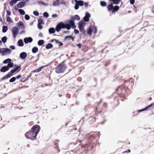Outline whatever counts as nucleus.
I'll list each match as a JSON object with an SVG mask.
<instances>
[{"instance_id":"nucleus-58","label":"nucleus","mask_w":154,"mask_h":154,"mask_svg":"<svg viewBox=\"0 0 154 154\" xmlns=\"http://www.w3.org/2000/svg\"><path fill=\"white\" fill-rule=\"evenodd\" d=\"M55 16V17H57V14H54V15H53V16Z\"/></svg>"},{"instance_id":"nucleus-2","label":"nucleus","mask_w":154,"mask_h":154,"mask_svg":"<svg viewBox=\"0 0 154 154\" xmlns=\"http://www.w3.org/2000/svg\"><path fill=\"white\" fill-rule=\"evenodd\" d=\"M40 127L38 125H35L31 129V130L26 133V137L31 140H34L38 133Z\"/></svg>"},{"instance_id":"nucleus-50","label":"nucleus","mask_w":154,"mask_h":154,"mask_svg":"<svg viewBox=\"0 0 154 154\" xmlns=\"http://www.w3.org/2000/svg\"><path fill=\"white\" fill-rule=\"evenodd\" d=\"M21 77V75H19L16 77V79H19Z\"/></svg>"},{"instance_id":"nucleus-8","label":"nucleus","mask_w":154,"mask_h":154,"mask_svg":"<svg viewBox=\"0 0 154 154\" xmlns=\"http://www.w3.org/2000/svg\"><path fill=\"white\" fill-rule=\"evenodd\" d=\"M32 40V38L30 37H26L24 39V42L26 44L31 42Z\"/></svg>"},{"instance_id":"nucleus-19","label":"nucleus","mask_w":154,"mask_h":154,"mask_svg":"<svg viewBox=\"0 0 154 154\" xmlns=\"http://www.w3.org/2000/svg\"><path fill=\"white\" fill-rule=\"evenodd\" d=\"M153 105V103H152L151 104H150V105H149V106H147V107H146L145 108L143 109H142V110H139V112H142V111H143L146 110L148 108H149V107H151Z\"/></svg>"},{"instance_id":"nucleus-46","label":"nucleus","mask_w":154,"mask_h":154,"mask_svg":"<svg viewBox=\"0 0 154 154\" xmlns=\"http://www.w3.org/2000/svg\"><path fill=\"white\" fill-rule=\"evenodd\" d=\"M57 43L59 44V45L60 46H61L63 45V44L60 42H59L58 41V42Z\"/></svg>"},{"instance_id":"nucleus-34","label":"nucleus","mask_w":154,"mask_h":154,"mask_svg":"<svg viewBox=\"0 0 154 154\" xmlns=\"http://www.w3.org/2000/svg\"><path fill=\"white\" fill-rule=\"evenodd\" d=\"M68 38H71L72 39V41H73L74 40V38L71 36H66L65 38V39H67Z\"/></svg>"},{"instance_id":"nucleus-5","label":"nucleus","mask_w":154,"mask_h":154,"mask_svg":"<svg viewBox=\"0 0 154 154\" xmlns=\"http://www.w3.org/2000/svg\"><path fill=\"white\" fill-rule=\"evenodd\" d=\"M86 24V23L84 21H81L79 23L78 26L80 31L83 34H85L84 28Z\"/></svg>"},{"instance_id":"nucleus-32","label":"nucleus","mask_w":154,"mask_h":154,"mask_svg":"<svg viewBox=\"0 0 154 154\" xmlns=\"http://www.w3.org/2000/svg\"><path fill=\"white\" fill-rule=\"evenodd\" d=\"M38 3L39 4H41L43 5L47 6L48 5L47 4L42 1L39 2Z\"/></svg>"},{"instance_id":"nucleus-59","label":"nucleus","mask_w":154,"mask_h":154,"mask_svg":"<svg viewBox=\"0 0 154 154\" xmlns=\"http://www.w3.org/2000/svg\"><path fill=\"white\" fill-rule=\"evenodd\" d=\"M2 43L1 41L0 40V44Z\"/></svg>"},{"instance_id":"nucleus-17","label":"nucleus","mask_w":154,"mask_h":154,"mask_svg":"<svg viewBox=\"0 0 154 154\" xmlns=\"http://www.w3.org/2000/svg\"><path fill=\"white\" fill-rule=\"evenodd\" d=\"M75 1L76 2H77L79 5L81 6H82L84 5V2L82 1H77L75 0Z\"/></svg>"},{"instance_id":"nucleus-48","label":"nucleus","mask_w":154,"mask_h":154,"mask_svg":"<svg viewBox=\"0 0 154 154\" xmlns=\"http://www.w3.org/2000/svg\"><path fill=\"white\" fill-rule=\"evenodd\" d=\"M6 12H7V14L8 15L10 16L11 15V12L7 10L6 11Z\"/></svg>"},{"instance_id":"nucleus-33","label":"nucleus","mask_w":154,"mask_h":154,"mask_svg":"<svg viewBox=\"0 0 154 154\" xmlns=\"http://www.w3.org/2000/svg\"><path fill=\"white\" fill-rule=\"evenodd\" d=\"M106 3L104 1H101L100 2V5L102 6H105L106 5Z\"/></svg>"},{"instance_id":"nucleus-41","label":"nucleus","mask_w":154,"mask_h":154,"mask_svg":"<svg viewBox=\"0 0 154 154\" xmlns=\"http://www.w3.org/2000/svg\"><path fill=\"white\" fill-rule=\"evenodd\" d=\"M33 14L35 15L36 16H38L39 14L38 13L35 11H33Z\"/></svg>"},{"instance_id":"nucleus-9","label":"nucleus","mask_w":154,"mask_h":154,"mask_svg":"<svg viewBox=\"0 0 154 154\" xmlns=\"http://www.w3.org/2000/svg\"><path fill=\"white\" fill-rule=\"evenodd\" d=\"M90 17V14L86 12L85 14V15L84 17V21L88 22L89 21V18Z\"/></svg>"},{"instance_id":"nucleus-52","label":"nucleus","mask_w":154,"mask_h":154,"mask_svg":"<svg viewBox=\"0 0 154 154\" xmlns=\"http://www.w3.org/2000/svg\"><path fill=\"white\" fill-rule=\"evenodd\" d=\"M84 5L85 6V7H87L88 6V3H85L84 4Z\"/></svg>"},{"instance_id":"nucleus-10","label":"nucleus","mask_w":154,"mask_h":154,"mask_svg":"<svg viewBox=\"0 0 154 154\" xmlns=\"http://www.w3.org/2000/svg\"><path fill=\"white\" fill-rule=\"evenodd\" d=\"M9 70L8 66H2L0 69V71L1 72H4L8 71Z\"/></svg>"},{"instance_id":"nucleus-42","label":"nucleus","mask_w":154,"mask_h":154,"mask_svg":"<svg viewBox=\"0 0 154 154\" xmlns=\"http://www.w3.org/2000/svg\"><path fill=\"white\" fill-rule=\"evenodd\" d=\"M97 30V29H96V27H93V31L94 33L95 34V33H96Z\"/></svg>"},{"instance_id":"nucleus-51","label":"nucleus","mask_w":154,"mask_h":154,"mask_svg":"<svg viewBox=\"0 0 154 154\" xmlns=\"http://www.w3.org/2000/svg\"><path fill=\"white\" fill-rule=\"evenodd\" d=\"M10 48L12 49H15V47L13 46V45H11L10 46Z\"/></svg>"},{"instance_id":"nucleus-31","label":"nucleus","mask_w":154,"mask_h":154,"mask_svg":"<svg viewBox=\"0 0 154 154\" xmlns=\"http://www.w3.org/2000/svg\"><path fill=\"white\" fill-rule=\"evenodd\" d=\"M7 66H8V68H12L13 66V63L10 62V63L8 64Z\"/></svg>"},{"instance_id":"nucleus-38","label":"nucleus","mask_w":154,"mask_h":154,"mask_svg":"<svg viewBox=\"0 0 154 154\" xmlns=\"http://www.w3.org/2000/svg\"><path fill=\"white\" fill-rule=\"evenodd\" d=\"M25 18L26 20H28L29 19L30 17L28 15L26 14L25 16Z\"/></svg>"},{"instance_id":"nucleus-29","label":"nucleus","mask_w":154,"mask_h":154,"mask_svg":"<svg viewBox=\"0 0 154 154\" xmlns=\"http://www.w3.org/2000/svg\"><path fill=\"white\" fill-rule=\"evenodd\" d=\"M18 11L19 12V13L21 14V15H24L25 14V11L22 9H19L18 10Z\"/></svg>"},{"instance_id":"nucleus-18","label":"nucleus","mask_w":154,"mask_h":154,"mask_svg":"<svg viewBox=\"0 0 154 154\" xmlns=\"http://www.w3.org/2000/svg\"><path fill=\"white\" fill-rule=\"evenodd\" d=\"M8 30L7 26H3L2 27V32L4 33L6 32Z\"/></svg>"},{"instance_id":"nucleus-4","label":"nucleus","mask_w":154,"mask_h":154,"mask_svg":"<svg viewBox=\"0 0 154 154\" xmlns=\"http://www.w3.org/2000/svg\"><path fill=\"white\" fill-rule=\"evenodd\" d=\"M66 68L65 65L63 63H61L56 67L55 72L57 73L63 72Z\"/></svg>"},{"instance_id":"nucleus-15","label":"nucleus","mask_w":154,"mask_h":154,"mask_svg":"<svg viewBox=\"0 0 154 154\" xmlns=\"http://www.w3.org/2000/svg\"><path fill=\"white\" fill-rule=\"evenodd\" d=\"M48 31L50 34H52L55 32V30L54 28L51 27L49 29Z\"/></svg>"},{"instance_id":"nucleus-44","label":"nucleus","mask_w":154,"mask_h":154,"mask_svg":"<svg viewBox=\"0 0 154 154\" xmlns=\"http://www.w3.org/2000/svg\"><path fill=\"white\" fill-rule=\"evenodd\" d=\"M38 23L42 24L43 22V21L42 19H40L38 20Z\"/></svg>"},{"instance_id":"nucleus-23","label":"nucleus","mask_w":154,"mask_h":154,"mask_svg":"<svg viewBox=\"0 0 154 154\" xmlns=\"http://www.w3.org/2000/svg\"><path fill=\"white\" fill-rule=\"evenodd\" d=\"M18 44L20 46H23L24 45L23 41L21 39H20L18 41Z\"/></svg>"},{"instance_id":"nucleus-56","label":"nucleus","mask_w":154,"mask_h":154,"mask_svg":"<svg viewBox=\"0 0 154 154\" xmlns=\"http://www.w3.org/2000/svg\"><path fill=\"white\" fill-rule=\"evenodd\" d=\"M30 0H23V1H25V2H28Z\"/></svg>"},{"instance_id":"nucleus-24","label":"nucleus","mask_w":154,"mask_h":154,"mask_svg":"<svg viewBox=\"0 0 154 154\" xmlns=\"http://www.w3.org/2000/svg\"><path fill=\"white\" fill-rule=\"evenodd\" d=\"M107 8L109 11H111L112 9H113V6L112 4H109L107 7Z\"/></svg>"},{"instance_id":"nucleus-54","label":"nucleus","mask_w":154,"mask_h":154,"mask_svg":"<svg viewBox=\"0 0 154 154\" xmlns=\"http://www.w3.org/2000/svg\"><path fill=\"white\" fill-rule=\"evenodd\" d=\"M81 46V44H79L77 45V46H79V48H80Z\"/></svg>"},{"instance_id":"nucleus-11","label":"nucleus","mask_w":154,"mask_h":154,"mask_svg":"<svg viewBox=\"0 0 154 154\" xmlns=\"http://www.w3.org/2000/svg\"><path fill=\"white\" fill-rule=\"evenodd\" d=\"M17 25L18 26L19 28L21 29H24L25 27L23 23L21 21H19L17 23Z\"/></svg>"},{"instance_id":"nucleus-61","label":"nucleus","mask_w":154,"mask_h":154,"mask_svg":"<svg viewBox=\"0 0 154 154\" xmlns=\"http://www.w3.org/2000/svg\"><path fill=\"white\" fill-rule=\"evenodd\" d=\"M152 13H154V11H152Z\"/></svg>"},{"instance_id":"nucleus-30","label":"nucleus","mask_w":154,"mask_h":154,"mask_svg":"<svg viewBox=\"0 0 154 154\" xmlns=\"http://www.w3.org/2000/svg\"><path fill=\"white\" fill-rule=\"evenodd\" d=\"M7 40V38L6 36H4L2 38V41L3 42L5 43L6 42Z\"/></svg>"},{"instance_id":"nucleus-28","label":"nucleus","mask_w":154,"mask_h":154,"mask_svg":"<svg viewBox=\"0 0 154 154\" xmlns=\"http://www.w3.org/2000/svg\"><path fill=\"white\" fill-rule=\"evenodd\" d=\"M38 45L39 46L42 45L44 44V41L42 40H39L38 42Z\"/></svg>"},{"instance_id":"nucleus-55","label":"nucleus","mask_w":154,"mask_h":154,"mask_svg":"<svg viewBox=\"0 0 154 154\" xmlns=\"http://www.w3.org/2000/svg\"><path fill=\"white\" fill-rule=\"evenodd\" d=\"M24 32V31H21L20 32V34H22Z\"/></svg>"},{"instance_id":"nucleus-43","label":"nucleus","mask_w":154,"mask_h":154,"mask_svg":"<svg viewBox=\"0 0 154 154\" xmlns=\"http://www.w3.org/2000/svg\"><path fill=\"white\" fill-rule=\"evenodd\" d=\"M7 21L9 22H12V21L10 17H7Z\"/></svg>"},{"instance_id":"nucleus-47","label":"nucleus","mask_w":154,"mask_h":154,"mask_svg":"<svg viewBox=\"0 0 154 154\" xmlns=\"http://www.w3.org/2000/svg\"><path fill=\"white\" fill-rule=\"evenodd\" d=\"M135 2V0H130V3L131 4H134Z\"/></svg>"},{"instance_id":"nucleus-62","label":"nucleus","mask_w":154,"mask_h":154,"mask_svg":"<svg viewBox=\"0 0 154 154\" xmlns=\"http://www.w3.org/2000/svg\"><path fill=\"white\" fill-rule=\"evenodd\" d=\"M20 70H19L18 71V72H19V71H20Z\"/></svg>"},{"instance_id":"nucleus-7","label":"nucleus","mask_w":154,"mask_h":154,"mask_svg":"<svg viewBox=\"0 0 154 154\" xmlns=\"http://www.w3.org/2000/svg\"><path fill=\"white\" fill-rule=\"evenodd\" d=\"M19 29L18 27L15 26L12 29V32L13 37L14 38L16 37V35H17L19 33Z\"/></svg>"},{"instance_id":"nucleus-40","label":"nucleus","mask_w":154,"mask_h":154,"mask_svg":"<svg viewBox=\"0 0 154 154\" xmlns=\"http://www.w3.org/2000/svg\"><path fill=\"white\" fill-rule=\"evenodd\" d=\"M42 24L38 23V29H41L42 28Z\"/></svg>"},{"instance_id":"nucleus-13","label":"nucleus","mask_w":154,"mask_h":154,"mask_svg":"<svg viewBox=\"0 0 154 154\" xmlns=\"http://www.w3.org/2000/svg\"><path fill=\"white\" fill-rule=\"evenodd\" d=\"M27 54L25 52H23L20 54V58L22 59H24L26 57Z\"/></svg>"},{"instance_id":"nucleus-27","label":"nucleus","mask_w":154,"mask_h":154,"mask_svg":"<svg viewBox=\"0 0 154 154\" xmlns=\"http://www.w3.org/2000/svg\"><path fill=\"white\" fill-rule=\"evenodd\" d=\"M53 47V45L49 43L46 46V48L47 49L51 48Z\"/></svg>"},{"instance_id":"nucleus-57","label":"nucleus","mask_w":154,"mask_h":154,"mask_svg":"<svg viewBox=\"0 0 154 154\" xmlns=\"http://www.w3.org/2000/svg\"><path fill=\"white\" fill-rule=\"evenodd\" d=\"M15 9L16 10H18H18L19 9H18V8H17V7H15Z\"/></svg>"},{"instance_id":"nucleus-21","label":"nucleus","mask_w":154,"mask_h":154,"mask_svg":"<svg viewBox=\"0 0 154 154\" xmlns=\"http://www.w3.org/2000/svg\"><path fill=\"white\" fill-rule=\"evenodd\" d=\"M18 1V0H12L10 2V5L12 6H13V5L16 4Z\"/></svg>"},{"instance_id":"nucleus-39","label":"nucleus","mask_w":154,"mask_h":154,"mask_svg":"<svg viewBox=\"0 0 154 154\" xmlns=\"http://www.w3.org/2000/svg\"><path fill=\"white\" fill-rule=\"evenodd\" d=\"M79 5L77 2H76V4H75V10H77L78 9L79 7Z\"/></svg>"},{"instance_id":"nucleus-16","label":"nucleus","mask_w":154,"mask_h":154,"mask_svg":"<svg viewBox=\"0 0 154 154\" xmlns=\"http://www.w3.org/2000/svg\"><path fill=\"white\" fill-rule=\"evenodd\" d=\"M11 62V60L10 58L6 59L3 61V63L4 64L9 63Z\"/></svg>"},{"instance_id":"nucleus-3","label":"nucleus","mask_w":154,"mask_h":154,"mask_svg":"<svg viewBox=\"0 0 154 154\" xmlns=\"http://www.w3.org/2000/svg\"><path fill=\"white\" fill-rule=\"evenodd\" d=\"M20 68L19 66H17L15 68L12 69L10 72H8L6 75L4 76L2 78V80H5L10 77L12 75V74L16 72L17 70Z\"/></svg>"},{"instance_id":"nucleus-6","label":"nucleus","mask_w":154,"mask_h":154,"mask_svg":"<svg viewBox=\"0 0 154 154\" xmlns=\"http://www.w3.org/2000/svg\"><path fill=\"white\" fill-rule=\"evenodd\" d=\"M11 52V50L8 48H0V53H2V55H7L10 54Z\"/></svg>"},{"instance_id":"nucleus-35","label":"nucleus","mask_w":154,"mask_h":154,"mask_svg":"<svg viewBox=\"0 0 154 154\" xmlns=\"http://www.w3.org/2000/svg\"><path fill=\"white\" fill-rule=\"evenodd\" d=\"M16 77H13L11 78L9 80V82H14L16 80Z\"/></svg>"},{"instance_id":"nucleus-25","label":"nucleus","mask_w":154,"mask_h":154,"mask_svg":"<svg viewBox=\"0 0 154 154\" xmlns=\"http://www.w3.org/2000/svg\"><path fill=\"white\" fill-rule=\"evenodd\" d=\"M119 6H116L113 8V10L112 11V13L114 11H117L119 10Z\"/></svg>"},{"instance_id":"nucleus-60","label":"nucleus","mask_w":154,"mask_h":154,"mask_svg":"<svg viewBox=\"0 0 154 154\" xmlns=\"http://www.w3.org/2000/svg\"><path fill=\"white\" fill-rule=\"evenodd\" d=\"M61 95H59V96H60V97H61Z\"/></svg>"},{"instance_id":"nucleus-26","label":"nucleus","mask_w":154,"mask_h":154,"mask_svg":"<svg viewBox=\"0 0 154 154\" xmlns=\"http://www.w3.org/2000/svg\"><path fill=\"white\" fill-rule=\"evenodd\" d=\"M38 50V48L36 47H34L32 48V52L33 53H35L37 52Z\"/></svg>"},{"instance_id":"nucleus-22","label":"nucleus","mask_w":154,"mask_h":154,"mask_svg":"<svg viewBox=\"0 0 154 154\" xmlns=\"http://www.w3.org/2000/svg\"><path fill=\"white\" fill-rule=\"evenodd\" d=\"M92 30L91 28L90 27H89L88 29V34L90 35H91L92 34Z\"/></svg>"},{"instance_id":"nucleus-49","label":"nucleus","mask_w":154,"mask_h":154,"mask_svg":"<svg viewBox=\"0 0 154 154\" xmlns=\"http://www.w3.org/2000/svg\"><path fill=\"white\" fill-rule=\"evenodd\" d=\"M54 41L56 43H57V42H58V40H57L56 39H52L51 40V42H53Z\"/></svg>"},{"instance_id":"nucleus-12","label":"nucleus","mask_w":154,"mask_h":154,"mask_svg":"<svg viewBox=\"0 0 154 154\" xmlns=\"http://www.w3.org/2000/svg\"><path fill=\"white\" fill-rule=\"evenodd\" d=\"M26 2H19L17 5V6L19 8H22L24 6L26 5Z\"/></svg>"},{"instance_id":"nucleus-14","label":"nucleus","mask_w":154,"mask_h":154,"mask_svg":"<svg viewBox=\"0 0 154 154\" xmlns=\"http://www.w3.org/2000/svg\"><path fill=\"white\" fill-rule=\"evenodd\" d=\"M59 0H56L54 1L52 4V5L54 7L57 6L59 5Z\"/></svg>"},{"instance_id":"nucleus-1","label":"nucleus","mask_w":154,"mask_h":154,"mask_svg":"<svg viewBox=\"0 0 154 154\" xmlns=\"http://www.w3.org/2000/svg\"><path fill=\"white\" fill-rule=\"evenodd\" d=\"M71 27L73 29H75L76 27L74 21L72 20H69L66 24L64 23L63 22H60L56 26V29L57 32H59L61 29L63 28H66L69 30Z\"/></svg>"},{"instance_id":"nucleus-36","label":"nucleus","mask_w":154,"mask_h":154,"mask_svg":"<svg viewBox=\"0 0 154 154\" xmlns=\"http://www.w3.org/2000/svg\"><path fill=\"white\" fill-rule=\"evenodd\" d=\"M74 18L76 20H80V17L78 15H75L74 17Z\"/></svg>"},{"instance_id":"nucleus-20","label":"nucleus","mask_w":154,"mask_h":154,"mask_svg":"<svg viewBox=\"0 0 154 154\" xmlns=\"http://www.w3.org/2000/svg\"><path fill=\"white\" fill-rule=\"evenodd\" d=\"M44 67L45 66H42L40 67L39 68L33 71V72H38L41 71Z\"/></svg>"},{"instance_id":"nucleus-45","label":"nucleus","mask_w":154,"mask_h":154,"mask_svg":"<svg viewBox=\"0 0 154 154\" xmlns=\"http://www.w3.org/2000/svg\"><path fill=\"white\" fill-rule=\"evenodd\" d=\"M74 32L75 33V34H77L79 33V31L76 29H74Z\"/></svg>"},{"instance_id":"nucleus-37","label":"nucleus","mask_w":154,"mask_h":154,"mask_svg":"<svg viewBox=\"0 0 154 154\" xmlns=\"http://www.w3.org/2000/svg\"><path fill=\"white\" fill-rule=\"evenodd\" d=\"M44 17H48L49 16V15L46 12H45L43 13V14Z\"/></svg>"},{"instance_id":"nucleus-53","label":"nucleus","mask_w":154,"mask_h":154,"mask_svg":"<svg viewBox=\"0 0 154 154\" xmlns=\"http://www.w3.org/2000/svg\"><path fill=\"white\" fill-rule=\"evenodd\" d=\"M131 152L130 150V149H128V151H125V152H124V153L126 152Z\"/></svg>"}]
</instances>
